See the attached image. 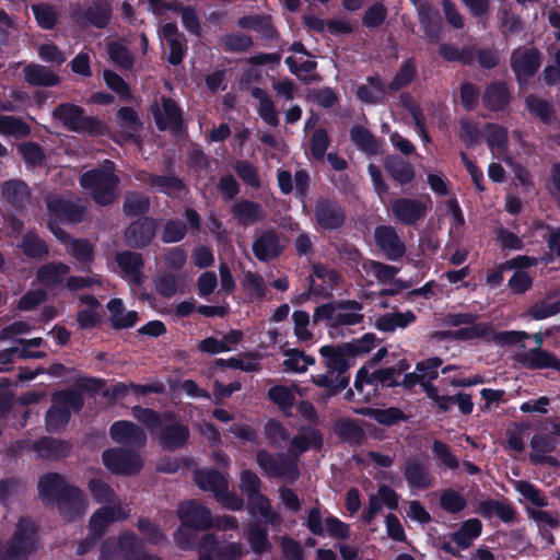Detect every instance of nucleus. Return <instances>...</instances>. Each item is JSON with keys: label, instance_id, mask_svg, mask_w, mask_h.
<instances>
[{"label": "nucleus", "instance_id": "obj_22", "mask_svg": "<svg viewBox=\"0 0 560 560\" xmlns=\"http://www.w3.org/2000/svg\"><path fill=\"white\" fill-rule=\"evenodd\" d=\"M114 442L127 445H142L145 441L144 432L129 421L115 422L110 428Z\"/></svg>", "mask_w": 560, "mask_h": 560}, {"label": "nucleus", "instance_id": "obj_18", "mask_svg": "<svg viewBox=\"0 0 560 560\" xmlns=\"http://www.w3.org/2000/svg\"><path fill=\"white\" fill-rule=\"evenodd\" d=\"M183 527L203 529L211 525L210 511L194 501L183 503L178 509Z\"/></svg>", "mask_w": 560, "mask_h": 560}, {"label": "nucleus", "instance_id": "obj_11", "mask_svg": "<svg viewBox=\"0 0 560 560\" xmlns=\"http://www.w3.org/2000/svg\"><path fill=\"white\" fill-rule=\"evenodd\" d=\"M54 118L72 131H93L98 121L83 115V110L73 104H61L52 113Z\"/></svg>", "mask_w": 560, "mask_h": 560}, {"label": "nucleus", "instance_id": "obj_39", "mask_svg": "<svg viewBox=\"0 0 560 560\" xmlns=\"http://www.w3.org/2000/svg\"><path fill=\"white\" fill-rule=\"evenodd\" d=\"M25 80L33 85L51 86L58 83V77L47 67L42 65H28L24 69Z\"/></svg>", "mask_w": 560, "mask_h": 560}, {"label": "nucleus", "instance_id": "obj_46", "mask_svg": "<svg viewBox=\"0 0 560 560\" xmlns=\"http://www.w3.org/2000/svg\"><path fill=\"white\" fill-rule=\"evenodd\" d=\"M3 196L15 207H21L28 201L27 186L20 180H9L2 187Z\"/></svg>", "mask_w": 560, "mask_h": 560}, {"label": "nucleus", "instance_id": "obj_42", "mask_svg": "<svg viewBox=\"0 0 560 560\" xmlns=\"http://www.w3.org/2000/svg\"><path fill=\"white\" fill-rule=\"evenodd\" d=\"M481 533V523L477 518H470L463 523L462 527L453 534V541L462 548H468L472 540Z\"/></svg>", "mask_w": 560, "mask_h": 560}, {"label": "nucleus", "instance_id": "obj_29", "mask_svg": "<svg viewBox=\"0 0 560 560\" xmlns=\"http://www.w3.org/2000/svg\"><path fill=\"white\" fill-rule=\"evenodd\" d=\"M69 270V266L62 262L47 264L38 269L37 281L42 285L54 288L62 282Z\"/></svg>", "mask_w": 560, "mask_h": 560}, {"label": "nucleus", "instance_id": "obj_56", "mask_svg": "<svg viewBox=\"0 0 560 560\" xmlns=\"http://www.w3.org/2000/svg\"><path fill=\"white\" fill-rule=\"evenodd\" d=\"M234 214L243 224H250L261 217V209L258 205L243 201L234 207Z\"/></svg>", "mask_w": 560, "mask_h": 560}, {"label": "nucleus", "instance_id": "obj_52", "mask_svg": "<svg viewBox=\"0 0 560 560\" xmlns=\"http://www.w3.org/2000/svg\"><path fill=\"white\" fill-rule=\"evenodd\" d=\"M351 139L366 153L375 154L378 152L377 141L368 129L361 126H355L351 129Z\"/></svg>", "mask_w": 560, "mask_h": 560}, {"label": "nucleus", "instance_id": "obj_58", "mask_svg": "<svg viewBox=\"0 0 560 560\" xmlns=\"http://www.w3.org/2000/svg\"><path fill=\"white\" fill-rule=\"evenodd\" d=\"M151 185L158 190L171 196H179L184 190L183 183L175 177H152Z\"/></svg>", "mask_w": 560, "mask_h": 560}, {"label": "nucleus", "instance_id": "obj_61", "mask_svg": "<svg viewBox=\"0 0 560 560\" xmlns=\"http://www.w3.org/2000/svg\"><path fill=\"white\" fill-rule=\"evenodd\" d=\"M109 16L110 9L106 2H100L90 8L86 12L88 20L97 27L105 26L109 20Z\"/></svg>", "mask_w": 560, "mask_h": 560}, {"label": "nucleus", "instance_id": "obj_21", "mask_svg": "<svg viewBox=\"0 0 560 560\" xmlns=\"http://www.w3.org/2000/svg\"><path fill=\"white\" fill-rule=\"evenodd\" d=\"M159 36L162 44L167 45L170 49L168 61L175 66L179 65L184 58L185 48L176 25L173 23L164 24L159 31Z\"/></svg>", "mask_w": 560, "mask_h": 560}, {"label": "nucleus", "instance_id": "obj_28", "mask_svg": "<svg viewBox=\"0 0 560 560\" xmlns=\"http://www.w3.org/2000/svg\"><path fill=\"white\" fill-rule=\"evenodd\" d=\"M126 515V512L119 506L110 509L102 508L92 516L90 529L94 535L100 536L109 524L125 518Z\"/></svg>", "mask_w": 560, "mask_h": 560}, {"label": "nucleus", "instance_id": "obj_35", "mask_svg": "<svg viewBox=\"0 0 560 560\" xmlns=\"http://www.w3.org/2000/svg\"><path fill=\"white\" fill-rule=\"evenodd\" d=\"M253 249L258 259L268 260L281 252L282 245L276 234L266 232L254 242Z\"/></svg>", "mask_w": 560, "mask_h": 560}, {"label": "nucleus", "instance_id": "obj_7", "mask_svg": "<svg viewBox=\"0 0 560 560\" xmlns=\"http://www.w3.org/2000/svg\"><path fill=\"white\" fill-rule=\"evenodd\" d=\"M260 480L256 474L244 470L241 474L240 488L247 495L253 515L259 514L270 524L277 523V514L271 511L268 500L259 494Z\"/></svg>", "mask_w": 560, "mask_h": 560}, {"label": "nucleus", "instance_id": "obj_25", "mask_svg": "<svg viewBox=\"0 0 560 560\" xmlns=\"http://www.w3.org/2000/svg\"><path fill=\"white\" fill-rule=\"evenodd\" d=\"M517 359L525 366L532 369H553L560 370V360L550 352L541 349H534L525 353L517 354Z\"/></svg>", "mask_w": 560, "mask_h": 560}, {"label": "nucleus", "instance_id": "obj_48", "mask_svg": "<svg viewBox=\"0 0 560 560\" xmlns=\"http://www.w3.org/2000/svg\"><path fill=\"white\" fill-rule=\"evenodd\" d=\"M357 94L363 102L377 103L384 97V84L377 77L369 78L366 84L359 86Z\"/></svg>", "mask_w": 560, "mask_h": 560}, {"label": "nucleus", "instance_id": "obj_26", "mask_svg": "<svg viewBox=\"0 0 560 560\" xmlns=\"http://www.w3.org/2000/svg\"><path fill=\"white\" fill-rule=\"evenodd\" d=\"M155 224L150 219H143L130 224L126 237L131 246H144L154 236Z\"/></svg>", "mask_w": 560, "mask_h": 560}, {"label": "nucleus", "instance_id": "obj_12", "mask_svg": "<svg viewBox=\"0 0 560 560\" xmlns=\"http://www.w3.org/2000/svg\"><path fill=\"white\" fill-rule=\"evenodd\" d=\"M103 462L106 468L115 474L131 475L142 466L139 455L128 453L121 448H113L104 452Z\"/></svg>", "mask_w": 560, "mask_h": 560}, {"label": "nucleus", "instance_id": "obj_8", "mask_svg": "<svg viewBox=\"0 0 560 560\" xmlns=\"http://www.w3.org/2000/svg\"><path fill=\"white\" fill-rule=\"evenodd\" d=\"M36 548L35 525L30 520H20L11 545L5 553L0 549V560H24Z\"/></svg>", "mask_w": 560, "mask_h": 560}, {"label": "nucleus", "instance_id": "obj_9", "mask_svg": "<svg viewBox=\"0 0 560 560\" xmlns=\"http://www.w3.org/2000/svg\"><path fill=\"white\" fill-rule=\"evenodd\" d=\"M82 407V398L74 390L60 392L54 397V406L47 412L46 423L49 430L57 431L69 420L71 410Z\"/></svg>", "mask_w": 560, "mask_h": 560}, {"label": "nucleus", "instance_id": "obj_47", "mask_svg": "<svg viewBox=\"0 0 560 560\" xmlns=\"http://www.w3.org/2000/svg\"><path fill=\"white\" fill-rule=\"evenodd\" d=\"M298 392L299 388L296 386L287 387L277 385L269 389L268 396L283 411H288L293 406Z\"/></svg>", "mask_w": 560, "mask_h": 560}, {"label": "nucleus", "instance_id": "obj_34", "mask_svg": "<svg viewBox=\"0 0 560 560\" xmlns=\"http://www.w3.org/2000/svg\"><path fill=\"white\" fill-rule=\"evenodd\" d=\"M317 223L324 229H336L343 222V214L338 206L320 201L316 207Z\"/></svg>", "mask_w": 560, "mask_h": 560}, {"label": "nucleus", "instance_id": "obj_16", "mask_svg": "<svg viewBox=\"0 0 560 560\" xmlns=\"http://www.w3.org/2000/svg\"><path fill=\"white\" fill-rule=\"evenodd\" d=\"M374 238L377 247L388 259L396 260L404 256L406 252L405 245L394 228L386 225L376 228Z\"/></svg>", "mask_w": 560, "mask_h": 560}, {"label": "nucleus", "instance_id": "obj_5", "mask_svg": "<svg viewBox=\"0 0 560 560\" xmlns=\"http://www.w3.org/2000/svg\"><path fill=\"white\" fill-rule=\"evenodd\" d=\"M135 417L151 431L163 428L159 438L160 443L165 448L173 450L179 447L188 439V429L180 424H168L170 417L167 415L160 416L150 409H136Z\"/></svg>", "mask_w": 560, "mask_h": 560}, {"label": "nucleus", "instance_id": "obj_44", "mask_svg": "<svg viewBox=\"0 0 560 560\" xmlns=\"http://www.w3.org/2000/svg\"><path fill=\"white\" fill-rule=\"evenodd\" d=\"M31 128L22 119L13 116L0 115V135L22 138L30 133Z\"/></svg>", "mask_w": 560, "mask_h": 560}, {"label": "nucleus", "instance_id": "obj_40", "mask_svg": "<svg viewBox=\"0 0 560 560\" xmlns=\"http://www.w3.org/2000/svg\"><path fill=\"white\" fill-rule=\"evenodd\" d=\"M322 443V436L314 429H307L296 435L290 444V454L298 456L312 447H318Z\"/></svg>", "mask_w": 560, "mask_h": 560}, {"label": "nucleus", "instance_id": "obj_33", "mask_svg": "<svg viewBox=\"0 0 560 560\" xmlns=\"http://www.w3.org/2000/svg\"><path fill=\"white\" fill-rule=\"evenodd\" d=\"M559 291L550 293L546 299L532 305L526 314L536 320H541L560 313Z\"/></svg>", "mask_w": 560, "mask_h": 560}, {"label": "nucleus", "instance_id": "obj_50", "mask_svg": "<svg viewBox=\"0 0 560 560\" xmlns=\"http://www.w3.org/2000/svg\"><path fill=\"white\" fill-rule=\"evenodd\" d=\"M252 95L259 102V115L269 125L277 126L278 115L271 98L260 89H253Z\"/></svg>", "mask_w": 560, "mask_h": 560}, {"label": "nucleus", "instance_id": "obj_38", "mask_svg": "<svg viewBox=\"0 0 560 560\" xmlns=\"http://www.w3.org/2000/svg\"><path fill=\"white\" fill-rule=\"evenodd\" d=\"M320 354L326 359V365L330 371H336L340 375L348 365V355H351L346 349V345L342 348H335L325 346L319 350Z\"/></svg>", "mask_w": 560, "mask_h": 560}, {"label": "nucleus", "instance_id": "obj_2", "mask_svg": "<svg viewBox=\"0 0 560 560\" xmlns=\"http://www.w3.org/2000/svg\"><path fill=\"white\" fill-rule=\"evenodd\" d=\"M38 491L43 500L58 501L62 515L69 521L82 515L86 509L82 491L69 486L58 474L43 476L38 482Z\"/></svg>", "mask_w": 560, "mask_h": 560}, {"label": "nucleus", "instance_id": "obj_36", "mask_svg": "<svg viewBox=\"0 0 560 560\" xmlns=\"http://www.w3.org/2000/svg\"><path fill=\"white\" fill-rule=\"evenodd\" d=\"M81 304L84 306L77 316L80 327L91 328L94 327L101 318L98 310L101 308L100 302L92 295H84L81 298Z\"/></svg>", "mask_w": 560, "mask_h": 560}, {"label": "nucleus", "instance_id": "obj_62", "mask_svg": "<svg viewBox=\"0 0 560 560\" xmlns=\"http://www.w3.org/2000/svg\"><path fill=\"white\" fill-rule=\"evenodd\" d=\"M259 357L256 354H246L238 358H231L226 361V365L233 369H240L245 372H254L259 370Z\"/></svg>", "mask_w": 560, "mask_h": 560}, {"label": "nucleus", "instance_id": "obj_3", "mask_svg": "<svg viewBox=\"0 0 560 560\" xmlns=\"http://www.w3.org/2000/svg\"><path fill=\"white\" fill-rule=\"evenodd\" d=\"M80 184L90 190L96 203L105 206L110 203L117 195L118 178L114 174V164L106 161L102 168L93 170L81 176Z\"/></svg>", "mask_w": 560, "mask_h": 560}, {"label": "nucleus", "instance_id": "obj_14", "mask_svg": "<svg viewBox=\"0 0 560 560\" xmlns=\"http://www.w3.org/2000/svg\"><path fill=\"white\" fill-rule=\"evenodd\" d=\"M257 464L260 469L270 477H287L294 479L298 476L296 464L287 456L273 457L266 451L257 454Z\"/></svg>", "mask_w": 560, "mask_h": 560}, {"label": "nucleus", "instance_id": "obj_1", "mask_svg": "<svg viewBox=\"0 0 560 560\" xmlns=\"http://www.w3.org/2000/svg\"><path fill=\"white\" fill-rule=\"evenodd\" d=\"M47 209L50 217L49 229L52 234L59 242L65 244L67 252L80 265H89L94 258L92 245L85 240H73L52 221L54 219H60L70 223L80 222L85 209L57 195H51L47 198Z\"/></svg>", "mask_w": 560, "mask_h": 560}, {"label": "nucleus", "instance_id": "obj_54", "mask_svg": "<svg viewBox=\"0 0 560 560\" xmlns=\"http://www.w3.org/2000/svg\"><path fill=\"white\" fill-rule=\"evenodd\" d=\"M515 490L523 497L524 500L528 501L535 506L547 505L546 497L532 483L523 480L514 482Z\"/></svg>", "mask_w": 560, "mask_h": 560}, {"label": "nucleus", "instance_id": "obj_19", "mask_svg": "<svg viewBox=\"0 0 560 560\" xmlns=\"http://www.w3.org/2000/svg\"><path fill=\"white\" fill-rule=\"evenodd\" d=\"M153 115L156 125L161 130H178L180 127V113L172 100L162 97L161 103H156L153 107Z\"/></svg>", "mask_w": 560, "mask_h": 560}, {"label": "nucleus", "instance_id": "obj_45", "mask_svg": "<svg viewBox=\"0 0 560 560\" xmlns=\"http://www.w3.org/2000/svg\"><path fill=\"white\" fill-rule=\"evenodd\" d=\"M411 1L417 7L420 23L425 34L431 39H434V31L438 28V12L424 2H420L419 0Z\"/></svg>", "mask_w": 560, "mask_h": 560}, {"label": "nucleus", "instance_id": "obj_17", "mask_svg": "<svg viewBox=\"0 0 560 560\" xmlns=\"http://www.w3.org/2000/svg\"><path fill=\"white\" fill-rule=\"evenodd\" d=\"M539 66L540 56L534 48H518L512 55V67L520 82L533 75Z\"/></svg>", "mask_w": 560, "mask_h": 560}, {"label": "nucleus", "instance_id": "obj_64", "mask_svg": "<svg viewBox=\"0 0 560 560\" xmlns=\"http://www.w3.org/2000/svg\"><path fill=\"white\" fill-rule=\"evenodd\" d=\"M108 54L110 59L119 67L130 68L132 66V57L125 46L112 43L108 46Z\"/></svg>", "mask_w": 560, "mask_h": 560}, {"label": "nucleus", "instance_id": "obj_23", "mask_svg": "<svg viewBox=\"0 0 560 560\" xmlns=\"http://www.w3.org/2000/svg\"><path fill=\"white\" fill-rule=\"evenodd\" d=\"M442 364L439 358H431L424 361L418 362L416 372L406 374L402 378V384L411 386L416 383L421 384L423 387L430 385L428 382L434 380L438 376V369Z\"/></svg>", "mask_w": 560, "mask_h": 560}, {"label": "nucleus", "instance_id": "obj_4", "mask_svg": "<svg viewBox=\"0 0 560 560\" xmlns=\"http://www.w3.org/2000/svg\"><path fill=\"white\" fill-rule=\"evenodd\" d=\"M407 369L408 365L404 362L399 363L397 368H388L372 373L363 368L358 372L352 395H357L360 400H369L376 394L378 385L390 387L399 384L401 373Z\"/></svg>", "mask_w": 560, "mask_h": 560}, {"label": "nucleus", "instance_id": "obj_51", "mask_svg": "<svg viewBox=\"0 0 560 560\" xmlns=\"http://www.w3.org/2000/svg\"><path fill=\"white\" fill-rule=\"evenodd\" d=\"M113 545L116 546L114 550L116 558L121 556L127 557L128 553L133 552L138 548L139 540L133 535H125L117 544L113 541L106 542L102 551V558L104 560L108 558L107 552L112 550Z\"/></svg>", "mask_w": 560, "mask_h": 560}, {"label": "nucleus", "instance_id": "obj_49", "mask_svg": "<svg viewBox=\"0 0 560 560\" xmlns=\"http://www.w3.org/2000/svg\"><path fill=\"white\" fill-rule=\"evenodd\" d=\"M386 168L390 176L401 184L409 183L415 175L410 163L399 158H389L386 161Z\"/></svg>", "mask_w": 560, "mask_h": 560}, {"label": "nucleus", "instance_id": "obj_37", "mask_svg": "<svg viewBox=\"0 0 560 560\" xmlns=\"http://www.w3.org/2000/svg\"><path fill=\"white\" fill-rule=\"evenodd\" d=\"M107 308L110 313V320L116 328L132 327L138 322V314L133 311H125L122 301L114 299L108 302Z\"/></svg>", "mask_w": 560, "mask_h": 560}, {"label": "nucleus", "instance_id": "obj_20", "mask_svg": "<svg viewBox=\"0 0 560 560\" xmlns=\"http://www.w3.org/2000/svg\"><path fill=\"white\" fill-rule=\"evenodd\" d=\"M292 50L295 54L285 59L290 71L302 81L312 80L314 77L313 70L316 66L315 61L304 52V47L301 44L293 45Z\"/></svg>", "mask_w": 560, "mask_h": 560}, {"label": "nucleus", "instance_id": "obj_10", "mask_svg": "<svg viewBox=\"0 0 560 560\" xmlns=\"http://www.w3.org/2000/svg\"><path fill=\"white\" fill-rule=\"evenodd\" d=\"M485 138L493 154L498 159H503L509 165L513 167L516 178L523 184H528V173L521 166L513 164L511 159L506 156L505 144L508 141L506 131L499 126L488 125L485 128Z\"/></svg>", "mask_w": 560, "mask_h": 560}, {"label": "nucleus", "instance_id": "obj_53", "mask_svg": "<svg viewBox=\"0 0 560 560\" xmlns=\"http://www.w3.org/2000/svg\"><path fill=\"white\" fill-rule=\"evenodd\" d=\"M509 101V92L504 84L498 83L489 86L485 94L486 105L491 109L502 108Z\"/></svg>", "mask_w": 560, "mask_h": 560}, {"label": "nucleus", "instance_id": "obj_27", "mask_svg": "<svg viewBox=\"0 0 560 560\" xmlns=\"http://www.w3.org/2000/svg\"><path fill=\"white\" fill-rule=\"evenodd\" d=\"M416 320L411 311L384 314L375 319V327L378 330L390 332L398 328H406Z\"/></svg>", "mask_w": 560, "mask_h": 560}, {"label": "nucleus", "instance_id": "obj_15", "mask_svg": "<svg viewBox=\"0 0 560 560\" xmlns=\"http://www.w3.org/2000/svg\"><path fill=\"white\" fill-rule=\"evenodd\" d=\"M244 555V548L236 542L219 546L212 535H207L200 546L199 560H237Z\"/></svg>", "mask_w": 560, "mask_h": 560}, {"label": "nucleus", "instance_id": "obj_60", "mask_svg": "<svg viewBox=\"0 0 560 560\" xmlns=\"http://www.w3.org/2000/svg\"><path fill=\"white\" fill-rule=\"evenodd\" d=\"M441 506L447 512L456 513L466 505V500L454 490H446L441 494Z\"/></svg>", "mask_w": 560, "mask_h": 560}, {"label": "nucleus", "instance_id": "obj_59", "mask_svg": "<svg viewBox=\"0 0 560 560\" xmlns=\"http://www.w3.org/2000/svg\"><path fill=\"white\" fill-rule=\"evenodd\" d=\"M294 335L300 341H308L313 334L308 329L310 316L304 311H295L292 314Z\"/></svg>", "mask_w": 560, "mask_h": 560}, {"label": "nucleus", "instance_id": "obj_30", "mask_svg": "<svg viewBox=\"0 0 560 560\" xmlns=\"http://www.w3.org/2000/svg\"><path fill=\"white\" fill-rule=\"evenodd\" d=\"M21 342L23 343L21 349L12 348L0 353V371H5L9 369L14 354H18L21 358H40L43 355V352L40 351L31 350V348L39 347L42 345V338H33L30 340H23Z\"/></svg>", "mask_w": 560, "mask_h": 560}, {"label": "nucleus", "instance_id": "obj_57", "mask_svg": "<svg viewBox=\"0 0 560 560\" xmlns=\"http://www.w3.org/2000/svg\"><path fill=\"white\" fill-rule=\"evenodd\" d=\"M21 248L30 257H43L48 253L46 244L35 234H26Z\"/></svg>", "mask_w": 560, "mask_h": 560}, {"label": "nucleus", "instance_id": "obj_55", "mask_svg": "<svg viewBox=\"0 0 560 560\" xmlns=\"http://www.w3.org/2000/svg\"><path fill=\"white\" fill-rule=\"evenodd\" d=\"M359 412L370 416L381 424L392 425L402 419V412L397 408L387 409H362Z\"/></svg>", "mask_w": 560, "mask_h": 560}, {"label": "nucleus", "instance_id": "obj_32", "mask_svg": "<svg viewBox=\"0 0 560 560\" xmlns=\"http://www.w3.org/2000/svg\"><path fill=\"white\" fill-rule=\"evenodd\" d=\"M195 481L200 489L212 492L214 497L228 488L226 479L218 471L211 469L197 470L195 472Z\"/></svg>", "mask_w": 560, "mask_h": 560}, {"label": "nucleus", "instance_id": "obj_43", "mask_svg": "<svg viewBox=\"0 0 560 560\" xmlns=\"http://www.w3.org/2000/svg\"><path fill=\"white\" fill-rule=\"evenodd\" d=\"M314 363V358L305 354L301 350L289 349L284 352L283 366L289 372L303 373Z\"/></svg>", "mask_w": 560, "mask_h": 560}, {"label": "nucleus", "instance_id": "obj_13", "mask_svg": "<svg viewBox=\"0 0 560 560\" xmlns=\"http://www.w3.org/2000/svg\"><path fill=\"white\" fill-rule=\"evenodd\" d=\"M430 206L429 198L407 199L399 198L392 205L394 217L404 224H413L424 218Z\"/></svg>", "mask_w": 560, "mask_h": 560}, {"label": "nucleus", "instance_id": "obj_41", "mask_svg": "<svg viewBox=\"0 0 560 560\" xmlns=\"http://www.w3.org/2000/svg\"><path fill=\"white\" fill-rule=\"evenodd\" d=\"M362 269L365 272V276L369 281L373 282H387L392 280L396 273L397 269L393 266L385 265L375 260H364L362 264Z\"/></svg>", "mask_w": 560, "mask_h": 560}, {"label": "nucleus", "instance_id": "obj_63", "mask_svg": "<svg viewBox=\"0 0 560 560\" xmlns=\"http://www.w3.org/2000/svg\"><path fill=\"white\" fill-rule=\"evenodd\" d=\"M376 338L372 334H365L362 338L346 345L351 355L363 354L375 348Z\"/></svg>", "mask_w": 560, "mask_h": 560}, {"label": "nucleus", "instance_id": "obj_24", "mask_svg": "<svg viewBox=\"0 0 560 560\" xmlns=\"http://www.w3.org/2000/svg\"><path fill=\"white\" fill-rule=\"evenodd\" d=\"M117 265L122 277L132 284L139 285L142 281V259L139 254L131 252L119 253L116 256Z\"/></svg>", "mask_w": 560, "mask_h": 560}, {"label": "nucleus", "instance_id": "obj_31", "mask_svg": "<svg viewBox=\"0 0 560 560\" xmlns=\"http://www.w3.org/2000/svg\"><path fill=\"white\" fill-rule=\"evenodd\" d=\"M405 477L411 488L425 489L432 485L433 478L428 467L418 460H409L405 468Z\"/></svg>", "mask_w": 560, "mask_h": 560}, {"label": "nucleus", "instance_id": "obj_6", "mask_svg": "<svg viewBox=\"0 0 560 560\" xmlns=\"http://www.w3.org/2000/svg\"><path fill=\"white\" fill-rule=\"evenodd\" d=\"M362 317L361 305L354 301L322 305L313 315L315 323L327 320L331 326L354 325L361 322Z\"/></svg>", "mask_w": 560, "mask_h": 560}]
</instances>
